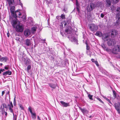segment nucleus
I'll return each mask as SVG.
<instances>
[{
	"instance_id": "4c0bfd02",
	"label": "nucleus",
	"mask_w": 120,
	"mask_h": 120,
	"mask_svg": "<svg viewBox=\"0 0 120 120\" xmlns=\"http://www.w3.org/2000/svg\"><path fill=\"white\" fill-rule=\"evenodd\" d=\"M86 50H90V48L89 46L88 45L87 43H86Z\"/></svg>"
},
{
	"instance_id": "423d86ee",
	"label": "nucleus",
	"mask_w": 120,
	"mask_h": 120,
	"mask_svg": "<svg viewBox=\"0 0 120 120\" xmlns=\"http://www.w3.org/2000/svg\"><path fill=\"white\" fill-rule=\"evenodd\" d=\"M12 15L15 19H16L17 17L19 18L22 17L21 14L18 10H17L15 12L14 14H13Z\"/></svg>"
},
{
	"instance_id": "dca6fc26",
	"label": "nucleus",
	"mask_w": 120,
	"mask_h": 120,
	"mask_svg": "<svg viewBox=\"0 0 120 120\" xmlns=\"http://www.w3.org/2000/svg\"><path fill=\"white\" fill-rule=\"evenodd\" d=\"M79 109L80 110H81L82 112L84 114H85L88 113V111L84 108L82 109L81 107H79Z\"/></svg>"
},
{
	"instance_id": "c03bdc74",
	"label": "nucleus",
	"mask_w": 120,
	"mask_h": 120,
	"mask_svg": "<svg viewBox=\"0 0 120 120\" xmlns=\"http://www.w3.org/2000/svg\"><path fill=\"white\" fill-rule=\"evenodd\" d=\"M28 109L29 110L30 112V113H31V114H32V113H33L32 112V111L30 108V107H29L28 108Z\"/></svg>"
},
{
	"instance_id": "a18cd8bd",
	"label": "nucleus",
	"mask_w": 120,
	"mask_h": 120,
	"mask_svg": "<svg viewBox=\"0 0 120 120\" xmlns=\"http://www.w3.org/2000/svg\"><path fill=\"white\" fill-rule=\"evenodd\" d=\"M28 109L29 110L30 112V113H31V114H32V113H33L32 112V111L30 108V107H29L28 108Z\"/></svg>"
},
{
	"instance_id": "c9c22d12",
	"label": "nucleus",
	"mask_w": 120,
	"mask_h": 120,
	"mask_svg": "<svg viewBox=\"0 0 120 120\" xmlns=\"http://www.w3.org/2000/svg\"><path fill=\"white\" fill-rule=\"evenodd\" d=\"M88 97L89 98V99L91 100H93L92 98L93 96L92 95H90V94H89L88 95Z\"/></svg>"
},
{
	"instance_id": "de8ad7c7",
	"label": "nucleus",
	"mask_w": 120,
	"mask_h": 120,
	"mask_svg": "<svg viewBox=\"0 0 120 120\" xmlns=\"http://www.w3.org/2000/svg\"><path fill=\"white\" fill-rule=\"evenodd\" d=\"M19 107L20 108H21V109H22V110L24 109V108L23 107L22 105H21V104H20L19 105Z\"/></svg>"
},
{
	"instance_id": "7c9ffc66",
	"label": "nucleus",
	"mask_w": 120,
	"mask_h": 120,
	"mask_svg": "<svg viewBox=\"0 0 120 120\" xmlns=\"http://www.w3.org/2000/svg\"><path fill=\"white\" fill-rule=\"evenodd\" d=\"M112 3L114 4H116L118 3L119 0H112Z\"/></svg>"
},
{
	"instance_id": "9b49d317",
	"label": "nucleus",
	"mask_w": 120,
	"mask_h": 120,
	"mask_svg": "<svg viewBox=\"0 0 120 120\" xmlns=\"http://www.w3.org/2000/svg\"><path fill=\"white\" fill-rule=\"evenodd\" d=\"M95 6V4L93 3H91L90 7L88 6L87 7V9L88 11H91L94 9Z\"/></svg>"
},
{
	"instance_id": "c85d7f7f",
	"label": "nucleus",
	"mask_w": 120,
	"mask_h": 120,
	"mask_svg": "<svg viewBox=\"0 0 120 120\" xmlns=\"http://www.w3.org/2000/svg\"><path fill=\"white\" fill-rule=\"evenodd\" d=\"M86 53L88 55H89L90 56H91V52L90 50H86Z\"/></svg>"
},
{
	"instance_id": "3c124183",
	"label": "nucleus",
	"mask_w": 120,
	"mask_h": 120,
	"mask_svg": "<svg viewBox=\"0 0 120 120\" xmlns=\"http://www.w3.org/2000/svg\"><path fill=\"white\" fill-rule=\"evenodd\" d=\"M13 120H16L17 118V116L16 115L14 116V117H13Z\"/></svg>"
},
{
	"instance_id": "8fccbe9b",
	"label": "nucleus",
	"mask_w": 120,
	"mask_h": 120,
	"mask_svg": "<svg viewBox=\"0 0 120 120\" xmlns=\"http://www.w3.org/2000/svg\"><path fill=\"white\" fill-rule=\"evenodd\" d=\"M49 57L51 60H53L54 59V57L53 56H52L51 55L49 56Z\"/></svg>"
},
{
	"instance_id": "473e14b6",
	"label": "nucleus",
	"mask_w": 120,
	"mask_h": 120,
	"mask_svg": "<svg viewBox=\"0 0 120 120\" xmlns=\"http://www.w3.org/2000/svg\"><path fill=\"white\" fill-rule=\"evenodd\" d=\"M12 107H9V110L10 112L13 113V116H14V114L13 112V110L12 109Z\"/></svg>"
},
{
	"instance_id": "09e8293b",
	"label": "nucleus",
	"mask_w": 120,
	"mask_h": 120,
	"mask_svg": "<svg viewBox=\"0 0 120 120\" xmlns=\"http://www.w3.org/2000/svg\"><path fill=\"white\" fill-rule=\"evenodd\" d=\"M63 24H64V26H66L67 24V22H66V21H64L63 22Z\"/></svg>"
},
{
	"instance_id": "f257e3e1",
	"label": "nucleus",
	"mask_w": 120,
	"mask_h": 120,
	"mask_svg": "<svg viewBox=\"0 0 120 120\" xmlns=\"http://www.w3.org/2000/svg\"><path fill=\"white\" fill-rule=\"evenodd\" d=\"M65 30V34L68 38L72 42H74L77 44L78 40L77 38L74 36L72 33V29L71 26H69L66 28Z\"/></svg>"
},
{
	"instance_id": "0e129e2a",
	"label": "nucleus",
	"mask_w": 120,
	"mask_h": 120,
	"mask_svg": "<svg viewBox=\"0 0 120 120\" xmlns=\"http://www.w3.org/2000/svg\"><path fill=\"white\" fill-rule=\"evenodd\" d=\"M37 119L38 120H41L40 119V117L38 116H37Z\"/></svg>"
},
{
	"instance_id": "58836bf2",
	"label": "nucleus",
	"mask_w": 120,
	"mask_h": 120,
	"mask_svg": "<svg viewBox=\"0 0 120 120\" xmlns=\"http://www.w3.org/2000/svg\"><path fill=\"white\" fill-rule=\"evenodd\" d=\"M101 46L102 48L104 49H105L106 48L105 45L104 44H101Z\"/></svg>"
},
{
	"instance_id": "c756f323",
	"label": "nucleus",
	"mask_w": 120,
	"mask_h": 120,
	"mask_svg": "<svg viewBox=\"0 0 120 120\" xmlns=\"http://www.w3.org/2000/svg\"><path fill=\"white\" fill-rule=\"evenodd\" d=\"M31 66L30 65H29L27 67L26 71L27 72H29V70L31 69Z\"/></svg>"
},
{
	"instance_id": "338daca9",
	"label": "nucleus",
	"mask_w": 120,
	"mask_h": 120,
	"mask_svg": "<svg viewBox=\"0 0 120 120\" xmlns=\"http://www.w3.org/2000/svg\"><path fill=\"white\" fill-rule=\"evenodd\" d=\"M91 61L93 62H94V60L93 59H91Z\"/></svg>"
},
{
	"instance_id": "4be33fe9",
	"label": "nucleus",
	"mask_w": 120,
	"mask_h": 120,
	"mask_svg": "<svg viewBox=\"0 0 120 120\" xmlns=\"http://www.w3.org/2000/svg\"><path fill=\"white\" fill-rule=\"evenodd\" d=\"M12 72L11 71H7L4 72L3 74V75L4 76H6L7 75H11V74Z\"/></svg>"
},
{
	"instance_id": "79ce46f5",
	"label": "nucleus",
	"mask_w": 120,
	"mask_h": 120,
	"mask_svg": "<svg viewBox=\"0 0 120 120\" xmlns=\"http://www.w3.org/2000/svg\"><path fill=\"white\" fill-rule=\"evenodd\" d=\"M2 105L3 106V107L5 108H7V105H6L5 103H3L2 104Z\"/></svg>"
},
{
	"instance_id": "37998d69",
	"label": "nucleus",
	"mask_w": 120,
	"mask_h": 120,
	"mask_svg": "<svg viewBox=\"0 0 120 120\" xmlns=\"http://www.w3.org/2000/svg\"><path fill=\"white\" fill-rule=\"evenodd\" d=\"M94 63L96 64L97 66H99L98 62L97 61H94Z\"/></svg>"
},
{
	"instance_id": "6e6552de",
	"label": "nucleus",
	"mask_w": 120,
	"mask_h": 120,
	"mask_svg": "<svg viewBox=\"0 0 120 120\" xmlns=\"http://www.w3.org/2000/svg\"><path fill=\"white\" fill-rule=\"evenodd\" d=\"M17 20L15 19H13L11 21V23L13 27L15 28L17 24L19 23Z\"/></svg>"
},
{
	"instance_id": "20e7f679",
	"label": "nucleus",
	"mask_w": 120,
	"mask_h": 120,
	"mask_svg": "<svg viewBox=\"0 0 120 120\" xmlns=\"http://www.w3.org/2000/svg\"><path fill=\"white\" fill-rule=\"evenodd\" d=\"M89 26L90 30L92 31L96 32L98 29V25L93 23L90 24Z\"/></svg>"
},
{
	"instance_id": "7ed1b4c3",
	"label": "nucleus",
	"mask_w": 120,
	"mask_h": 120,
	"mask_svg": "<svg viewBox=\"0 0 120 120\" xmlns=\"http://www.w3.org/2000/svg\"><path fill=\"white\" fill-rule=\"evenodd\" d=\"M16 31L18 32H22L24 29V26L22 25L19 23L16 26L15 28Z\"/></svg>"
},
{
	"instance_id": "e2e57ef3",
	"label": "nucleus",
	"mask_w": 120,
	"mask_h": 120,
	"mask_svg": "<svg viewBox=\"0 0 120 120\" xmlns=\"http://www.w3.org/2000/svg\"><path fill=\"white\" fill-rule=\"evenodd\" d=\"M4 68L5 69L8 70V68L7 67L5 66V67Z\"/></svg>"
},
{
	"instance_id": "ea45409f",
	"label": "nucleus",
	"mask_w": 120,
	"mask_h": 120,
	"mask_svg": "<svg viewBox=\"0 0 120 120\" xmlns=\"http://www.w3.org/2000/svg\"><path fill=\"white\" fill-rule=\"evenodd\" d=\"M16 102L15 100V98H14V101H13V104L14 105H16Z\"/></svg>"
},
{
	"instance_id": "cd10ccee",
	"label": "nucleus",
	"mask_w": 120,
	"mask_h": 120,
	"mask_svg": "<svg viewBox=\"0 0 120 120\" xmlns=\"http://www.w3.org/2000/svg\"><path fill=\"white\" fill-rule=\"evenodd\" d=\"M32 118L34 119H35L36 118V115L35 112H34L31 114Z\"/></svg>"
},
{
	"instance_id": "aec40b11",
	"label": "nucleus",
	"mask_w": 120,
	"mask_h": 120,
	"mask_svg": "<svg viewBox=\"0 0 120 120\" xmlns=\"http://www.w3.org/2000/svg\"><path fill=\"white\" fill-rule=\"evenodd\" d=\"M107 41H108L107 44L109 46H111L113 42V40L110 38H109L108 40Z\"/></svg>"
},
{
	"instance_id": "69168bd1",
	"label": "nucleus",
	"mask_w": 120,
	"mask_h": 120,
	"mask_svg": "<svg viewBox=\"0 0 120 120\" xmlns=\"http://www.w3.org/2000/svg\"><path fill=\"white\" fill-rule=\"evenodd\" d=\"M63 11L65 12H66L67 10H66L65 8H64L63 10Z\"/></svg>"
},
{
	"instance_id": "f3484780",
	"label": "nucleus",
	"mask_w": 120,
	"mask_h": 120,
	"mask_svg": "<svg viewBox=\"0 0 120 120\" xmlns=\"http://www.w3.org/2000/svg\"><path fill=\"white\" fill-rule=\"evenodd\" d=\"M8 3L9 6H11L12 5H15L14 0H6Z\"/></svg>"
},
{
	"instance_id": "a878e982",
	"label": "nucleus",
	"mask_w": 120,
	"mask_h": 120,
	"mask_svg": "<svg viewBox=\"0 0 120 120\" xmlns=\"http://www.w3.org/2000/svg\"><path fill=\"white\" fill-rule=\"evenodd\" d=\"M37 28V26H33L31 28V31L32 33H34L36 31Z\"/></svg>"
},
{
	"instance_id": "5fc2aeb1",
	"label": "nucleus",
	"mask_w": 120,
	"mask_h": 120,
	"mask_svg": "<svg viewBox=\"0 0 120 120\" xmlns=\"http://www.w3.org/2000/svg\"><path fill=\"white\" fill-rule=\"evenodd\" d=\"M2 114H4L6 116L7 115V113L6 112H3V113H2Z\"/></svg>"
},
{
	"instance_id": "603ef678",
	"label": "nucleus",
	"mask_w": 120,
	"mask_h": 120,
	"mask_svg": "<svg viewBox=\"0 0 120 120\" xmlns=\"http://www.w3.org/2000/svg\"><path fill=\"white\" fill-rule=\"evenodd\" d=\"M5 57H3L1 58L0 59V60L2 61L4 60H5Z\"/></svg>"
},
{
	"instance_id": "49530a36",
	"label": "nucleus",
	"mask_w": 120,
	"mask_h": 120,
	"mask_svg": "<svg viewBox=\"0 0 120 120\" xmlns=\"http://www.w3.org/2000/svg\"><path fill=\"white\" fill-rule=\"evenodd\" d=\"M28 109L29 110L30 112V113H31V114H32V113H33L32 112V111L30 108V107H29L28 108Z\"/></svg>"
},
{
	"instance_id": "052dcab7",
	"label": "nucleus",
	"mask_w": 120,
	"mask_h": 120,
	"mask_svg": "<svg viewBox=\"0 0 120 120\" xmlns=\"http://www.w3.org/2000/svg\"><path fill=\"white\" fill-rule=\"evenodd\" d=\"M109 105L111 106V105H112V103H111V102L110 101L109 102Z\"/></svg>"
},
{
	"instance_id": "4d7b16f0",
	"label": "nucleus",
	"mask_w": 120,
	"mask_h": 120,
	"mask_svg": "<svg viewBox=\"0 0 120 120\" xmlns=\"http://www.w3.org/2000/svg\"><path fill=\"white\" fill-rule=\"evenodd\" d=\"M79 7H76V10L77 11H78V12H79Z\"/></svg>"
},
{
	"instance_id": "9d476101",
	"label": "nucleus",
	"mask_w": 120,
	"mask_h": 120,
	"mask_svg": "<svg viewBox=\"0 0 120 120\" xmlns=\"http://www.w3.org/2000/svg\"><path fill=\"white\" fill-rule=\"evenodd\" d=\"M22 60L24 61V64L26 65H28L30 64V60L28 58H24L22 59Z\"/></svg>"
},
{
	"instance_id": "6ab92c4d",
	"label": "nucleus",
	"mask_w": 120,
	"mask_h": 120,
	"mask_svg": "<svg viewBox=\"0 0 120 120\" xmlns=\"http://www.w3.org/2000/svg\"><path fill=\"white\" fill-rule=\"evenodd\" d=\"M103 34V33L99 31H97L95 34V35L99 37H102Z\"/></svg>"
},
{
	"instance_id": "f8f14e48",
	"label": "nucleus",
	"mask_w": 120,
	"mask_h": 120,
	"mask_svg": "<svg viewBox=\"0 0 120 120\" xmlns=\"http://www.w3.org/2000/svg\"><path fill=\"white\" fill-rule=\"evenodd\" d=\"M102 37L103 40L104 41H108L109 38V36L105 34H103Z\"/></svg>"
},
{
	"instance_id": "2f4dec72",
	"label": "nucleus",
	"mask_w": 120,
	"mask_h": 120,
	"mask_svg": "<svg viewBox=\"0 0 120 120\" xmlns=\"http://www.w3.org/2000/svg\"><path fill=\"white\" fill-rule=\"evenodd\" d=\"M60 17L63 19H65V15L64 14H62L61 16H60Z\"/></svg>"
},
{
	"instance_id": "6e6d98bb",
	"label": "nucleus",
	"mask_w": 120,
	"mask_h": 120,
	"mask_svg": "<svg viewBox=\"0 0 120 120\" xmlns=\"http://www.w3.org/2000/svg\"><path fill=\"white\" fill-rule=\"evenodd\" d=\"M104 16V15L102 13L101 14V17L102 18H103Z\"/></svg>"
},
{
	"instance_id": "ddd939ff",
	"label": "nucleus",
	"mask_w": 120,
	"mask_h": 120,
	"mask_svg": "<svg viewBox=\"0 0 120 120\" xmlns=\"http://www.w3.org/2000/svg\"><path fill=\"white\" fill-rule=\"evenodd\" d=\"M60 102L61 104V105L63 107H67L70 106L69 103L65 102L63 101H60Z\"/></svg>"
},
{
	"instance_id": "2eb2a0df",
	"label": "nucleus",
	"mask_w": 120,
	"mask_h": 120,
	"mask_svg": "<svg viewBox=\"0 0 120 120\" xmlns=\"http://www.w3.org/2000/svg\"><path fill=\"white\" fill-rule=\"evenodd\" d=\"M117 30H112L111 35L112 37H114L115 36L117 35Z\"/></svg>"
},
{
	"instance_id": "e433bc0d",
	"label": "nucleus",
	"mask_w": 120,
	"mask_h": 120,
	"mask_svg": "<svg viewBox=\"0 0 120 120\" xmlns=\"http://www.w3.org/2000/svg\"><path fill=\"white\" fill-rule=\"evenodd\" d=\"M97 99L98 101H99L100 102H101V103L102 104H104V102L101 100V99L100 98H97Z\"/></svg>"
},
{
	"instance_id": "13d9d810",
	"label": "nucleus",
	"mask_w": 120,
	"mask_h": 120,
	"mask_svg": "<svg viewBox=\"0 0 120 120\" xmlns=\"http://www.w3.org/2000/svg\"><path fill=\"white\" fill-rule=\"evenodd\" d=\"M56 17L57 19H60V16H58Z\"/></svg>"
},
{
	"instance_id": "bf43d9fd",
	"label": "nucleus",
	"mask_w": 120,
	"mask_h": 120,
	"mask_svg": "<svg viewBox=\"0 0 120 120\" xmlns=\"http://www.w3.org/2000/svg\"><path fill=\"white\" fill-rule=\"evenodd\" d=\"M62 36L64 37V33H62V32L60 31V32Z\"/></svg>"
},
{
	"instance_id": "72a5a7b5",
	"label": "nucleus",
	"mask_w": 120,
	"mask_h": 120,
	"mask_svg": "<svg viewBox=\"0 0 120 120\" xmlns=\"http://www.w3.org/2000/svg\"><path fill=\"white\" fill-rule=\"evenodd\" d=\"M10 104H8V106H9V107L13 108V105L12 102L11 101L10 102Z\"/></svg>"
},
{
	"instance_id": "412c9836",
	"label": "nucleus",
	"mask_w": 120,
	"mask_h": 120,
	"mask_svg": "<svg viewBox=\"0 0 120 120\" xmlns=\"http://www.w3.org/2000/svg\"><path fill=\"white\" fill-rule=\"evenodd\" d=\"M15 7L14 6H11L10 8V12L11 14H14L15 12Z\"/></svg>"
},
{
	"instance_id": "a211bd4d",
	"label": "nucleus",
	"mask_w": 120,
	"mask_h": 120,
	"mask_svg": "<svg viewBox=\"0 0 120 120\" xmlns=\"http://www.w3.org/2000/svg\"><path fill=\"white\" fill-rule=\"evenodd\" d=\"M49 86L52 88L54 89L56 88V84L52 83H50L49 84Z\"/></svg>"
},
{
	"instance_id": "774afa93",
	"label": "nucleus",
	"mask_w": 120,
	"mask_h": 120,
	"mask_svg": "<svg viewBox=\"0 0 120 120\" xmlns=\"http://www.w3.org/2000/svg\"><path fill=\"white\" fill-rule=\"evenodd\" d=\"M7 35L8 37H9V35H10L9 33H7Z\"/></svg>"
},
{
	"instance_id": "a19ab883",
	"label": "nucleus",
	"mask_w": 120,
	"mask_h": 120,
	"mask_svg": "<svg viewBox=\"0 0 120 120\" xmlns=\"http://www.w3.org/2000/svg\"><path fill=\"white\" fill-rule=\"evenodd\" d=\"M103 98L106 101H107L108 102L110 101V100L109 99L107 98L106 97L104 96Z\"/></svg>"
},
{
	"instance_id": "4468645a",
	"label": "nucleus",
	"mask_w": 120,
	"mask_h": 120,
	"mask_svg": "<svg viewBox=\"0 0 120 120\" xmlns=\"http://www.w3.org/2000/svg\"><path fill=\"white\" fill-rule=\"evenodd\" d=\"M30 30L28 29H27L24 31V34L26 37H27L30 34Z\"/></svg>"
},
{
	"instance_id": "864d4df0",
	"label": "nucleus",
	"mask_w": 120,
	"mask_h": 120,
	"mask_svg": "<svg viewBox=\"0 0 120 120\" xmlns=\"http://www.w3.org/2000/svg\"><path fill=\"white\" fill-rule=\"evenodd\" d=\"M3 107V108H2V109L1 110V111L2 112V113L5 112V109Z\"/></svg>"
},
{
	"instance_id": "1a4fd4ad",
	"label": "nucleus",
	"mask_w": 120,
	"mask_h": 120,
	"mask_svg": "<svg viewBox=\"0 0 120 120\" xmlns=\"http://www.w3.org/2000/svg\"><path fill=\"white\" fill-rule=\"evenodd\" d=\"M60 63L61 64H60V61L59 60L56 59L54 62V64L56 65H57L59 66H64L63 64L64 63V62L63 60H61Z\"/></svg>"
},
{
	"instance_id": "b1692460",
	"label": "nucleus",
	"mask_w": 120,
	"mask_h": 120,
	"mask_svg": "<svg viewBox=\"0 0 120 120\" xmlns=\"http://www.w3.org/2000/svg\"><path fill=\"white\" fill-rule=\"evenodd\" d=\"M31 44L30 41L29 39H27L26 41L25 45L27 46H29Z\"/></svg>"
},
{
	"instance_id": "39448f33",
	"label": "nucleus",
	"mask_w": 120,
	"mask_h": 120,
	"mask_svg": "<svg viewBox=\"0 0 120 120\" xmlns=\"http://www.w3.org/2000/svg\"><path fill=\"white\" fill-rule=\"evenodd\" d=\"M120 52V46L119 45L115 46L112 50V52L114 54H117L118 52Z\"/></svg>"
},
{
	"instance_id": "393cba45",
	"label": "nucleus",
	"mask_w": 120,
	"mask_h": 120,
	"mask_svg": "<svg viewBox=\"0 0 120 120\" xmlns=\"http://www.w3.org/2000/svg\"><path fill=\"white\" fill-rule=\"evenodd\" d=\"M106 4L108 7H109L111 4V1L110 0H106Z\"/></svg>"
},
{
	"instance_id": "f704fd0d",
	"label": "nucleus",
	"mask_w": 120,
	"mask_h": 120,
	"mask_svg": "<svg viewBox=\"0 0 120 120\" xmlns=\"http://www.w3.org/2000/svg\"><path fill=\"white\" fill-rule=\"evenodd\" d=\"M113 93L114 97L115 98H116V92L114 90L113 91Z\"/></svg>"
},
{
	"instance_id": "f03ea898",
	"label": "nucleus",
	"mask_w": 120,
	"mask_h": 120,
	"mask_svg": "<svg viewBox=\"0 0 120 120\" xmlns=\"http://www.w3.org/2000/svg\"><path fill=\"white\" fill-rule=\"evenodd\" d=\"M116 11L117 14L116 15V21L115 22V24L116 26L120 24V7L117 8Z\"/></svg>"
},
{
	"instance_id": "5701e85b",
	"label": "nucleus",
	"mask_w": 120,
	"mask_h": 120,
	"mask_svg": "<svg viewBox=\"0 0 120 120\" xmlns=\"http://www.w3.org/2000/svg\"><path fill=\"white\" fill-rule=\"evenodd\" d=\"M102 2L98 1L96 4V6L97 7H101L102 6Z\"/></svg>"
},
{
	"instance_id": "680f3d73",
	"label": "nucleus",
	"mask_w": 120,
	"mask_h": 120,
	"mask_svg": "<svg viewBox=\"0 0 120 120\" xmlns=\"http://www.w3.org/2000/svg\"><path fill=\"white\" fill-rule=\"evenodd\" d=\"M4 93H5V92L4 91H2V94L1 96H3V95L4 94Z\"/></svg>"
},
{
	"instance_id": "bb28decb",
	"label": "nucleus",
	"mask_w": 120,
	"mask_h": 120,
	"mask_svg": "<svg viewBox=\"0 0 120 120\" xmlns=\"http://www.w3.org/2000/svg\"><path fill=\"white\" fill-rule=\"evenodd\" d=\"M16 1V4H19L20 5L21 7H22L23 6V4L21 2L20 0H17Z\"/></svg>"
},
{
	"instance_id": "0eeeda50",
	"label": "nucleus",
	"mask_w": 120,
	"mask_h": 120,
	"mask_svg": "<svg viewBox=\"0 0 120 120\" xmlns=\"http://www.w3.org/2000/svg\"><path fill=\"white\" fill-rule=\"evenodd\" d=\"M114 107L118 113L120 115V103H115L114 104Z\"/></svg>"
}]
</instances>
